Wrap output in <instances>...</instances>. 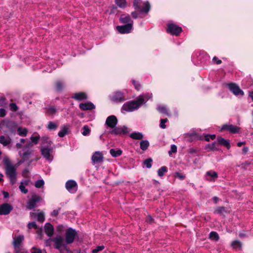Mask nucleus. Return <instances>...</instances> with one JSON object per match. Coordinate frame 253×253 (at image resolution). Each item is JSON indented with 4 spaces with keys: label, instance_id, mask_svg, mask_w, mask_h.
Listing matches in <instances>:
<instances>
[{
    "label": "nucleus",
    "instance_id": "f257e3e1",
    "mask_svg": "<svg viewBox=\"0 0 253 253\" xmlns=\"http://www.w3.org/2000/svg\"><path fill=\"white\" fill-rule=\"evenodd\" d=\"M148 100L147 94H142L138 96L136 100L129 101L124 104L122 110L126 112H133L138 109L142 105L145 104Z\"/></svg>",
    "mask_w": 253,
    "mask_h": 253
},
{
    "label": "nucleus",
    "instance_id": "f03ea898",
    "mask_svg": "<svg viewBox=\"0 0 253 253\" xmlns=\"http://www.w3.org/2000/svg\"><path fill=\"white\" fill-rule=\"evenodd\" d=\"M5 174L9 178L11 185H14L16 182V169L14 166L11 165L8 159L4 160Z\"/></svg>",
    "mask_w": 253,
    "mask_h": 253
},
{
    "label": "nucleus",
    "instance_id": "7ed1b4c3",
    "mask_svg": "<svg viewBox=\"0 0 253 253\" xmlns=\"http://www.w3.org/2000/svg\"><path fill=\"white\" fill-rule=\"evenodd\" d=\"M133 7L136 11L141 13H148L150 10V4L148 1L143 2L142 0H134Z\"/></svg>",
    "mask_w": 253,
    "mask_h": 253
},
{
    "label": "nucleus",
    "instance_id": "20e7f679",
    "mask_svg": "<svg viewBox=\"0 0 253 253\" xmlns=\"http://www.w3.org/2000/svg\"><path fill=\"white\" fill-rule=\"evenodd\" d=\"M77 235L78 234L76 230L72 228L69 227L67 229L65 234L66 244H70L73 243Z\"/></svg>",
    "mask_w": 253,
    "mask_h": 253
},
{
    "label": "nucleus",
    "instance_id": "39448f33",
    "mask_svg": "<svg viewBox=\"0 0 253 253\" xmlns=\"http://www.w3.org/2000/svg\"><path fill=\"white\" fill-rule=\"evenodd\" d=\"M182 32V28L176 24L169 23L167 25V32L171 35L178 36Z\"/></svg>",
    "mask_w": 253,
    "mask_h": 253
},
{
    "label": "nucleus",
    "instance_id": "423d86ee",
    "mask_svg": "<svg viewBox=\"0 0 253 253\" xmlns=\"http://www.w3.org/2000/svg\"><path fill=\"white\" fill-rule=\"evenodd\" d=\"M128 128L125 126H116L111 131L110 133L115 135H126L128 133Z\"/></svg>",
    "mask_w": 253,
    "mask_h": 253
},
{
    "label": "nucleus",
    "instance_id": "0eeeda50",
    "mask_svg": "<svg viewBox=\"0 0 253 253\" xmlns=\"http://www.w3.org/2000/svg\"><path fill=\"white\" fill-rule=\"evenodd\" d=\"M227 86L230 91L236 96H243L244 94V91L241 89L239 86L234 83L228 84Z\"/></svg>",
    "mask_w": 253,
    "mask_h": 253
},
{
    "label": "nucleus",
    "instance_id": "6e6552de",
    "mask_svg": "<svg viewBox=\"0 0 253 253\" xmlns=\"http://www.w3.org/2000/svg\"><path fill=\"white\" fill-rule=\"evenodd\" d=\"M133 22L125 24L122 26H117L116 29L117 31L121 34H128L131 32L133 27Z\"/></svg>",
    "mask_w": 253,
    "mask_h": 253
},
{
    "label": "nucleus",
    "instance_id": "1a4fd4ad",
    "mask_svg": "<svg viewBox=\"0 0 253 253\" xmlns=\"http://www.w3.org/2000/svg\"><path fill=\"white\" fill-rule=\"evenodd\" d=\"M240 128L239 127L232 125L224 124L221 126L220 131L227 130L231 133L235 134L239 132Z\"/></svg>",
    "mask_w": 253,
    "mask_h": 253
},
{
    "label": "nucleus",
    "instance_id": "9d476101",
    "mask_svg": "<svg viewBox=\"0 0 253 253\" xmlns=\"http://www.w3.org/2000/svg\"><path fill=\"white\" fill-rule=\"evenodd\" d=\"M33 151L32 150H26L20 151L19 152L21 160L19 163H22L25 161L29 160L32 154Z\"/></svg>",
    "mask_w": 253,
    "mask_h": 253
},
{
    "label": "nucleus",
    "instance_id": "9b49d317",
    "mask_svg": "<svg viewBox=\"0 0 253 253\" xmlns=\"http://www.w3.org/2000/svg\"><path fill=\"white\" fill-rule=\"evenodd\" d=\"M41 199V198L39 196L37 195H32L31 198L29 200L27 203V209L29 210L33 209L36 206V204L38 203Z\"/></svg>",
    "mask_w": 253,
    "mask_h": 253
},
{
    "label": "nucleus",
    "instance_id": "f8f14e48",
    "mask_svg": "<svg viewBox=\"0 0 253 253\" xmlns=\"http://www.w3.org/2000/svg\"><path fill=\"white\" fill-rule=\"evenodd\" d=\"M13 210V207L9 204L4 203L0 205V215H7Z\"/></svg>",
    "mask_w": 253,
    "mask_h": 253
},
{
    "label": "nucleus",
    "instance_id": "ddd939ff",
    "mask_svg": "<svg viewBox=\"0 0 253 253\" xmlns=\"http://www.w3.org/2000/svg\"><path fill=\"white\" fill-rule=\"evenodd\" d=\"M118 119L114 115H111L106 119L105 124L110 128L114 129L117 125Z\"/></svg>",
    "mask_w": 253,
    "mask_h": 253
},
{
    "label": "nucleus",
    "instance_id": "4468645a",
    "mask_svg": "<svg viewBox=\"0 0 253 253\" xmlns=\"http://www.w3.org/2000/svg\"><path fill=\"white\" fill-rule=\"evenodd\" d=\"M52 241L54 243V247L56 249L59 250L62 247L66 249V244L63 243V239L62 237L59 236L53 238Z\"/></svg>",
    "mask_w": 253,
    "mask_h": 253
},
{
    "label": "nucleus",
    "instance_id": "2eb2a0df",
    "mask_svg": "<svg viewBox=\"0 0 253 253\" xmlns=\"http://www.w3.org/2000/svg\"><path fill=\"white\" fill-rule=\"evenodd\" d=\"M185 138L187 139V140L191 142L195 140L199 139L202 140L203 137L201 135L198 134L197 132L194 131L192 133H187L185 134Z\"/></svg>",
    "mask_w": 253,
    "mask_h": 253
},
{
    "label": "nucleus",
    "instance_id": "dca6fc26",
    "mask_svg": "<svg viewBox=\"0 0 253 253\" xmlns=\"http://www.w3.org/2000/svg\"><path fill=\"white\" fill-rule=\"evenodd\" d=\"M77 184L73 180H70L66 183V188L70 192H75L77 190Z\"/></svg>",
    "mask_w": 253,
    "mask_h": 253
},
{
    "label": "nucleus",
    "instance_id": "f3484780",
    "mask_svg": "<svg viewBox=\"0 0 253 253\" xmlns=\"http://www.w3.org/2000/svg\"><path fill=\"white\" fill-rule=\"evenodd\" d=\"M92 161L94 164L100 163L103 161V156L101 152H95L92 156Z\"/></svg>",
    "mask_w": 253,
    "mask_h": 253
},
{
    "label": "nucleus",
    "instance_id": "a211bd4d",
    "mask_svg": "<svg viewBox=\"0 0 253 253\" xmlns=\"http://www.w3.org/2000/svg\"><path fill=\"white\" fill-rule=\"evenodd\" d=\"M112 100L115 102H122L126 100V98L123 92L117 91L112 96Z\"/></svg>",
    "mask_w": 253,
    "mask_h": 253
},
{
    "label": "nucleus",
    "instance_id": "6ab92c4d",
    "mask_svg": "<svg viewBox=\"0 0 253 253\" xmlns=\"http://www.w3.org/2000/svg\"><path fill=\"white\" fill-rule=\"evenodd\" d=\"M79 108L83 111L91 110L95 108V105L91 102L82 103L79 105Z\"/></svg>",
    "mask_w": 253,
    "mask_h": 253
},
{
    "label": "nucleus",
    "instance_id": "aec40b11",
    "mask_svg": "<svg viewBox=\"0 0 253 253\" xmlns=\"http://www.w3.org/2000/svg\"><path fill=\"white\" fill-rule=\"evenodd\" d=\"M45 233L48 236L51 237L54 233V227L50 223H46L44 226Z\"/></svg>",
    "mask_w": 253,
    "mask_h": 253
},
{
    "label": "nucleus",
    "instance_id": "412c9836",
    "mask_svg": "<svg viewBox=\"0 0 253 253\" xmlns=\"http://www.w3.org/2000/svg\"><path fill=\"white\" fill-rule=\"evenodd\" d=\"M41 153L42 156L47 160H51L50 153L52 152V149L48 147H44L41 149Z\"/></svg>",
    "mask_w": 253,
    "mask_h": 253
},
{
    "label": "nucleus",
    "instance_id": "4be33fe9",
    "mask_svg": "<svg viewBox=\"0 0 253 253\" xmlns=\"http://www.w3.org/2000/svg\"><path fill=\"white\" fill-rule=\"evenodd\" d=\"M73 98L77 101H82L87 99L86 94L84 92H80L74 94Z\"/></svg>",
    "mask_w": 253,
    "mask_h": 253
},
{
    "label": "nucleus",
    "instance_id": "5701e85b",
    "mask_svg": "<svg viewBox=\"0 0 253 253\" xmlns=\"http://www.w3.org/2000/svg\"><path fill=\"white\" fill-rule=\"evenodd\" d=\"M217 142L218 144L221 145H223L226 147L229 150L230 148V144L228 140L225 139L221 136H218L217 138Z\"/></svg>",
    "mask_w": 253,
    "mask_h": 253
},
{
    "label": "nucleus",
    "instance_id": "b1692460",
    "mask_svg": "<svg viewBox=\"0 0 253 253\" xmlns=\"http://www.w3.org/2000/svg\"><path fill=\"white\" fill-rule=\"evenodd\" d=\"M119 20L121 23L125 24L130 23L131 22H133L129 15H126L125 14H122L121 15Z\"/></svg>",
    "mask_w": 253,
    "mask_h": 253
},
{
    "label": "nucleus",
    "instance_id": "393cba45",
    "mask_svg": "<svg viewBox=\"0 0 253 253\" xmlns=\"http://www.w3.org/2000/svg\"><path fill=\"white\" fill-rule=\"evenodd\" d=\"M24 237L23 235H18L13 238V246H20L22 241L24 240Z\"/></svg>",
    "mask_w": 253,
    "mask_h": 253
},
{
    "label": "nucleus",
    "instance_id": "a878e982",
    "mask_svg": "<svg viewBox=\"0 0 253 253\" xmlns=\"http://www.w3.org/2000/svg\"><path fill=\"white\" fill-rule=\"evenodd\" d=\"M129 137L133 139L141 140L143 138V135L141 132H133L129 135Z\"/></svg>",
    "mask_w": 253,
    "mask_h": 253
},
{
    "label": "nucleus",
    "instance_id": "bb28decb",
    "mask_svg": "<svg viewBox=\"0 0 253 253\" xmlns=\"http://www.w3.org/2000/svg\"><path fill=\"white\" fill-rule=\"evenodd\" d=\"M109 152L111 155L114 158L118 157L123 153V151L121 149L115 150L114 149H111Z\"/></svg>",
    "mask_w": 253,
    "mask_h": 253
},
{
    "label": "nucleus",
    "instance_id": "cd10ccee",
    "mask_svg": "<svg viewBox=\"0 0 253 253\" xmlns=\"http://www.w3.org/2000/svg\"><path fill=\"white\" fill-rule=\"evenodd\" d=\"M31 215H35L37 216V220L40 222H43L45 220L44 215L43 212H41L38 213L35 212H31Z\"/></svg>",
    "mask_w": 253,
    "mask_h": 253
},
{
    "label": "nucleus",
    "instance_id": "c85d7f7f",
    "mask_svg": "<svg viewBox=\"0 0 253 253\" xmlns=\"http://www.w3.org/2000/svg\"><path fill=\"white\" fill-rule=\"evenodd\" d=\"M64 83L60 81H57L55 83V89L57 92H61L63 89Z\"/></svg>",
    "mask_w": 253,
    "mask_h": 253
},
{
    "label": "nucleus",
    "instance_id": "c756f323",
    "mask_svg": "<svg viewBox=\"0 0 253 253\" xmlns=\"http://www.w3.org/2000/svg\"><path fill=\"white\" fill-rule=\"evenodd\" d=\"M46 114L50 116H54L56 113V109L53 106L45 108Z\"/></svg>",
    "mask_w": 253,
    "mask_h": 253
},
{
    "label": "nucleus",
    "instance_id": "7c9ffc66",
    "mask_svg": "<svg viewBox=\"0 0 253 253\" xmlns=\"http://www.w3.org/2000/svg\"><path fill=\"white\" fill-rule=\"evenodd\" d=\"M149 146V142L148 140H142L140 143V148L143 151H146Z\"/></svg>",
    "mask_w": 253,
    "mask_h": 253
},
{
    "label": "nucleus",
    "instance_id": "2f4dec72",
    "mask_svg": "<svg viewBox=\"0 0 253 253\" xmlns=\"http://www.w3.org/2000/svg\"><path fill=\"white\" fill-rule=\"evenodd\" d=\"M11 142L10 139H5V136L1 135L0 136V143L5 146L9 145Z\"/></svg>",
    "mask_w": 253,
    "mask_h": 253
},
{
    "label": "nucleus",
    "instance_id": "473e14b6",
    "mask_svg": "<svg viewBox=\"0 0 253 253\" xmlns=\"http://www.w3.org/2000/svg\"><path fill=\"white\" fill-rule=\"evenodd\" d=\"M206 174L207 175L210 176L211 177V179H210L211 181H214L218 177L217 172L213 171H208L207 172Z\"/></svg>",
    "mask_w": 253,
    "mask_h": 253
},
{
    "label": "nucleus",
    "instance_id": "72a5a7b5",
    "mask_svg": "<svg viewBox=\"0 0 253 253\" xmlns=\"http://www.w3.org/2000/svg\"><path fill=\"white\" fill-rule=\"evenodd\" d=\"M216 142H213L212 144L206 145L205 149H209L211 151H218L219 149L216 146Z\"/></svg>",
    "mask_w": 253,
    "mask_h": 253
},
{
    "label": "nucleus",
    "instance_id": "f704fd0d",
    "mask_svg": "<svg viewBox=\"0 0 253 253\" xmlns=\"http://www.w3.org/2000/svg\"><path fill=\"white\" fill-rule=\"evenodd\" d=\"M209 238L213 241H217L219 239L218 233L215 231H211L209 235Z\"/></svg>",
    "mask_w": 253,
    "mask_h": 253
},
{
    "label": "nucleus",
    "instance_id": "c9c22d12",
    "mask_svg": "<svg viewBox=\"0 0 253 253\" xmlns=\"http://www.w3.org/2000/svg\"><path fill=\"white\" fill-rule=\"evenodd\" d=\"M226 211L225 208L223 206L218 207L215 209L213 213L215 214H222L223 213H226Z\"/></svg>",
    "mask_w": 253,
    "mask_h": 253
},
{
    "label": "nucleus",
    "instance_id": "e433bc0d",
    "mask_svg": "<svg viewBox=\"0 0 253 253\" xmlns=\"http://www.w3.org/2000/svg\"><path fill=\"white\" fill-rule=\"evenodd\" d=\"M168 168L166 166H163L161 168H160L158 170V175L161 177L163 176L165 173L167 172Z\"/></svg>",
    "mask_w": 253,
    "mask_h": 253
},
{
    "label": "nucleus",
    "instance_id": "4c0bfd02",
    "mask_svg": "<svg viewBox=\"0 0 253 253\" xmlns=\"http://www.w3.org/2000/svg\"><path fill=\"white\" fill-rule=\"evenodd\" d=\"M116 4L121 8H125L126 7V0H115Z\"/></svg>",
    "mask_w": 253,
    "mask_h": 253
},
{
    "label": "nucleus",
    "instance_id": "58836bf2",
    "mask_svg": "<svg viewBox=\"0 0 253 253\" xmlns=\"http://www.w3.org/2000/svg\"><path fill=\"white\" fill-rule=\"evenodd\" d=\"M68 128L65 126L62 127V129L59 131L58 135L60 137H64L68 132Z\"/></svg>",
    "mask_w": 253,
    "mask_h": 253
},
{
    "label": "nucleus",
    "instance_id": "ea45409f",
    "mask_svg": "<svg viewBox=\"0 0 253 253\" xmlns=\"http://www.w3.org/2000/svg\"><path fill=\"white\" fill-rule=\"evenodd\" d=\"M158 110L160 113L167 116H169L170 115L167 108L164 106H159L158 108Z\"/></svg>",
    "mask_w": 253,
    "mask_h": 253
},
{
    "label": "nucleus",
    "instance_id": "a19ab883",
    "mask_svg": "<svg viewBox=\"0 0 253 253\" xmlns=\"http://www.w3.org/2000/svg\"><path fill=\"white\" fill-rule=\"evenodd\" d=\"M131 82L133 84L135 89H136L137 90H140L141 89L142 85L138 81L132 80Z\"/></svg>",
    "mask_w": 253,
    "mask_h": 253
},
{
    "label": "nucleus",
    "instance_id": "79ce46f5",
    "mask_svg": "<svg viewBox=\"0 0 253 253\" xmlns=\"http://www.w3.org/2000/svg\"><path fill=\"white\" fill-rule=\"evenodd\" d=\"M153 162V160L151 158H149L148 159H146L144 161V164L146 166V167L150 169L152 167V163Z\"/></svg>",
    "mask_w": 253,
    "mask_h": 253
},
{
    "label": "nucleus",
    "instance_id": "37998d69",
    "mask_svg": "<svg viewBox=\"0 0 253 253\" xmlns=\"http://www.w3.org/2000/svg\"><path fill=\"white\" fill-rule=\"evenodd\" d=\"M18 134L21 136H26L27 134V129L26 128L22 129L21 127L18 128Z\"/></svg>",
    "mask_w": 253,
    "mask_h": 253
},
{
    "label": "nucleus",
    "instance_id": "c03bdc74",
    "mask_svg": "<svg viewBox=\"0 0 253 253\" xmlns=\"http://www.w3.org/2000/svg\"><path fill=\"white\" fill-rule=\"evenodd\" d=\"M44 184V182L42 179H39L36 181L35 186L36 188H40L42 187Z\"/></svg>",
    "mask_w": 253,
    "mask_h": 253
},
{
    "label": "nucleus",
    "instance_id": "a18cd8bd",
    "mask_svg": "<svg viewBox=\"0 0 253 253\" xmlns=\"http://www.w3.org/2000/svg\"><path fill=\"white\" fill-rule=\"evenodd\" d=\"M47 127L49 130H55L57 128V125L52 122H49Z\"/></svg>",
    "mask_w": 253,
    "mask_h": 253
},
{
    "label": "nucleus",
    "instance_id": "49530a36",
    "mask_svg": "<svg viewBox=\"0 0 253 253\" xmlns=\"http://www.w3.org/2000/svg\"><path fill=\"white\" fill-rule=\"evenodd\" d=\"M90 131V130L89 129L88 126L87 125H85L83 127V131L82 132V134L84 136H86L89 134Z\"/></svg>",
    "mask_w": 253,
    "mask_h": 253
},
{
    "label": "nucleus",
    "instance_id": "de8ad7c7",
    "mask_svg": "<svg viewBox=\"0 0 253 253\" xmlns=\"http://www.w3.org/2000/svg\"><path fill=\"white\" fill-rule=\"evenodd\" d=\"M27 227L30 229H32V228H34L35 229H38V227L36 222H35V221L29 222L27 225Z\"/></svg>",
    "mask_w": 253,
    "mask_h": 253
},
{
    "label": "nucleus",
    "instance_id": "09e8293b",
    "mask_svg": "<svg viewBox=\"0 0 253 253\" xmlns=\"http://www.w3.org/2000/svg\"><path fill=\"white\" fill-rule=\"evenodd\" d=\"M40 137L38 135V136H32L30 138L31 142L34 144H37L38 142V140L40 139Z\"/></svg>",
    "mask_w": 253,
    "mask_h": 253
},
{
    "label": "nucleus",
    "instance_id": "8fccbe9b",
    "mask_svg": "<svg viewBox=\"0 0 253 253\" xmlns=\"http://www.w3.org/2000/svg\"><path fill=\"white\" fill-rule=\"evenodd\" d=\"M241 243L239 241H234L232 243V246L234 249L241 248Z\"/></svg>",
    "mask_w": 253,
    "mask_h": 253
},
{
    "label": "nucleus",
    "instance_id": "3c124183",
    "mask_svg": "<svg viewBox=\"0 0 253 253\" xmlns=\"http://www.w3.org/2000/svg\"><path fill=\"white\" fill-rule=\"evenodd\" d=\"M33 144L32 142H29L27 143L26 145H25L22 148L23 150H31V148L33 146Z\"/></svg>",
    "mask_w": 253,
    "mask_h": 253
},
{
    "label": "nucleus",
    "instance_id": "603ef678",
    "mask_svg": "<svg viewBox=\"0 0 253 253\" xmlns=\"http://www.w3.org/2000/svg\"><path fill=\"white\" fill-rule=\"evenodd\" d=\"M168 120L167 118L161 119L160 124V127H161L162 128H163V129L166 128V125L165 124L166 123L168 122Z\"/></svg>",
    "mask_w": 253,
    "mask_h": 253
},
{
    "label": "nucleus",
    "instance_id": "864d4df0",
    "mask_svg": "<svg viewBox=\"0 0 253 253\" xmlns=\"http://www.w3.org/2000/svg\"><path fill=\"white\" fill-rule=\"evenodd\" d=\"M188 153L191 154H197V155H198L199 153V150L197 149V148H190L188 151Z\"/></svg>",
    "mask_w": 253,
    "mask_h": 253
},
{
    "label": "nucleus",
    "instance_id": "5fc2aeb1",
    "mask_svg": "<svg viewBox=\"0 0 253 253\" xmlns=\"http://www.w3.org/2000/svg\"><path fill=\"white\" fill-rule=\"evenodd\" d=\"M10 109L13 112H16L18 110V107L14 103H11L9 104Z\"/></svg>",
    "mask_w": 253,
    "mask_h": 253
},
{
    "label": "nucleus",
    "instance_id": "6e6d98bb",
    "mask_svg": "<svg viewBox=\"0 0 253 253\" xmlns=\"http://www.w3.org/2000/svg\"><path fill=\"white\" fill-rule=\"evenodd\" d=\"M177 152V146L174 145H171L170 147V150L169 151V155H171L172 153H175Z\"/></svg>",
    "mask_w": 253,
    "mask_h": 253
},
{
    "label": "nucleus",
    "instance_id": "4d7b16f0",
    "mask_svg": "<svg viewBox=\"0 0 253 253\" xmlns=\"http://www.w3.org/2000/svg\"><path fill=\"white\" fill-rule=\"evenodd\" d=\"M104 249V246H97L95 249L92 251V253H97L98 252L103 250Z\"/></svg>",
    "mask_w": 253,
    "mask_h": 253
},
{
    "label": "nucleus",
    "instance_id": "13d9d810",
    "mask_svg": "<svg viewBox=\"0 0 253 253\" xmlns=\"http://www.w3.org/2000/svg\"><path fill=\"white\" fill-rule=\"evenodd\" d=\"M154 218L150 215H148L146 217L145 221L149 224L152 223L154 222Z\"/></svg>",
    "mask_w": 253,
    "mask_h": 253
},
{
    "label": "nucleus",
    "instance_id": "bf43d9fd",
    "mask_svg": "<svg viewBox=\"0 0 253 253\" xmlns=\"http://www.w3.org/2000/svg\"><path fill=\"white\" fill-rule=\"evenodd\" d=\"M21 192L24 194H27L28 192V190L27 189H26L24 185H20L19 187Z\"/></svg>",
    "mask_w": 253,
    "mask_h": 253
},
{
    "label": "nucleus",
    "instance_id": "052dcab7",
    "mask_svg": "<svg viewBox=\"0 0 253 253\" xmlns=\"http://www.w3.org/2000/svg\"><path fill=\"white\" fill-rule=\"evenodd\" d=\"M31 253H42V250L35 247H33L31 250Z\"/></svg>",
    "mask_w": 253,
    "mask_h": 253
},
{
    "label": "nucleus",
    "instance_id": "680f3d73",
    "mask_svg": "<svg viewBox=\"0 0 253 253\" xmlns=\"http://www.w3.org/2000/svg\"><path fill=\"white\" fill-rule=\"evenodd\" d=\"M58 250L59 252V253H68L69 252V249L68 248L67 245H66V249H65L63 247H62V248H61Z\"/></svg>",
    "mask_w": 253,
    "mask_h": 253
},
{
    "label": "nucleus",
    "instance_id": "e2e57ef3",
    "mask_svg": "<svg viewBox=\"0 0 253 253\" xmlns=\"http://www.w3.org/2000/svg\"><path fill=\"white\" fill-rule=\"evenodd\" d=\"M37 233L38 235L40 237L41 239L42 238L43 234H42V228H38L37 231Z\"/></svg>",
    "mask_w": 253,
    "mask_h": 253
},
{
    "label": "nucleus",
    "instance_id": "0e129e2a",
    "mask_svg": "<svg viewBox=\"0 0 253 253\" xmlns=\"http://www.w3.org/2000/svg\"><path fill=\"white\" fill-rule=\"evenodd\" d=\"M64 227L63 225H59L57 227V231L59 232H62L64 231Z\"/></svg>",
    "mask_w": 253,
    "mask_h": 253
},
{
    "label": "nucleus",
    "instance_id": "69168bd1",
    "mask_svg": "<svg viewBox=\"0 0 253 253\" xmlns=\"http://www.w3.org/2000/svg\"><path fill=\"white\" fill-rule=\"evenodd\" d=\"M29 171L28 169H24L22 171V175L23 176L25 177H28V173H29Z\"/></svg>",
    "mask_w": 253,
    "mask_h": 253
},
{
    "label": "nucleus",
    "instance_id": "338daca9",
    "mask_svg": "<svg viewBox=\"0 0 253 253\" xmlns=\"http://www.w3.org/2000/svg\"><path fill=\"white\" fill-rule=\"evenodd\" d=\"M175 174L177 177H178L179 179L181 180H183L185 178V176L183 175V174L179 172H176Z\"/></svg>",
    "mask_w": 253,
    "mask_h": 253
},
{
    "label": "nucleus",
    "instance_id": "774afa93",
    "mask_svg": "<svg viewBox=\"0 0 253 253\" xmlns=\"http://www.w3.org/2000/svg\"><path fill=\"white\" fill-rule=\"evenodd\" d=\"M5 115V110L3 108H0V117H4Z\"/></svg>",
    "mask_w": 253,
    "mask_h": 253
}]
</instances>
